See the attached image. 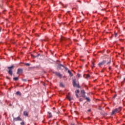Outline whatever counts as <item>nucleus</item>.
Wrapping results in <instances>:
<instances>
[{"label":"nucleus","mask_w":125,"mask_h":125,"mask_svg":"<svg viewBox=\"0 0 125 125\" xmlns=\"http://www.w3.org/2000/svg\"><path fill=\"white\" fill-rule=\"evenodd\" d=\"M8 69L9 70L8 73L9 75L10 76H12L13 75V71H12V70L14 69V65H12L11 66L8 67Z\"/></svg>","instance_id":"nucleus-1"},{"label":"nucleus","mask_w":125,"mask_h":125,"mask_svg":"<svg viewBox=\"0 0 125 125\" xmlns=\"http://www.w3.org/2000/svg\"><path fill=\"white\" fill-rule=\"evenodd\" d=\"M120 111H122V107H119L118 108H116L112 111L111 116H113L114 114H116V113H120Z\"/></svg>","instance_id":"nucleus-2"},{"label":"nucleus","mask_w":125,"mask_h":125,"mask_svg":"<svg viewBox=\"0 0 125 125\" xmlns=\"http://www.w3.org/2000/svg\"><path fill=\"white\" fill-rule=\"evenodd\" d=\"M73 86H74V87H78V88H80L81 86H80V85L78 83H77V80L76 79H74L73 80Z\"/></svg>","instance_id":"nucleus-3"},{"label":"nucleus","mask_w":125,"mask_h":125,"mask_svg":"<svg viewBox=\"0 0 125 125\" xmlns=\"http://www.w3.org/2000/svg\"><path fill=\"white\" fill-rule=\"evenodd\" d=\"M107 62L106 61H103L102 62H99L98 63V65L100 66V67H101V66H103L104 64H106V62Z\"/></svg>","instance_id":"nucleus-4"},{"label":"nucleus","mask_w":125,"mask_h":125,"mask_svg":"<svg viewBox=\"0 0 125 125\" xmlns=\"http://www.w3.org/2000/svg\"><path fill=\"white\" fill-rule=\"evenodd\" d=\"M14 122H17L18 121L21 122V121H22V119H21L20 117H18L17 118H14Z\"/></svg>","instance_id":"nucleus-5"},{"label":"nucleus","mask_w":125,"mask_h":125,"mask_svg":"<svg viewBox=\"0 0 125 125\" xmlns=\"http://www.w3.org/2000/svg\"><path fill=\"white\" fill-rule=\"evenodd\" d=\"M61 67H63V68H64V69H65V70L66 71H69L68 68L64 66V65H63L62 64H60L59 65H58V67L60 68V69H61Z\"/></svg>","instance_id":"nucleus-6"},{"label":"nucleus","mask_w":125,"mask_h":125,"mask_svg":"<svg viewBox=\"0 0 125 125\" xmlns=\"http://www.w3.org/2000/svg\"><path fill=\"white\" fill-rule=\"evenodd\" d=\"M82 97L85 98V92L83 90H81Z\"/></svg>","instance_id":"nucleus-7"},{"label":"nucleus","mask_w":125,"mask_h":125,"mask_svg":"<svg viewBox=\"0 0 125 125\" xmlns=\"http://www.w3.org/2000/svg\"><path fill=\"white\" fill-rule=\"evenodd\" d=\"M67 98L69 100V101L71 102L72 100H74V98L73 97L70 96H67Z\"/></svg>","instance_id":"nucleus-8"},{"label":"nucleus","mask_w":125,"mask_h":125,"mask_svg":"<svg viewBox=\"0 0 125 125\" xmlns=\"http://www.w3.org/2000/svg\"><path fill=\"white\" fill-rule=\"evenodd\" d=\"M23 72V69L21 68H19L17 72V75L19 74L20 73H22Z\"/></svg>","instance_id":"nucleus-9"},{"label":"nucleus","mask_w":125,"mask_h":125,"mask_svg":"<svg viewBox=\"0 0 125 125\" xmlns=\"http://www.w3.org/2000/svg\"><path fill=\"white\" fill-rule=\"evenodd\" d=\"M55 75L58 76V77H59V78H62V75H61V74H60L59 72H55Z\"/></svg>","instance_id":"nucleus-10"},{"label":"nucleus","mask_w":125,"mask_h":125,"mask_svg":"<svg viewBox=\"0 0 125 125\" xmlns=\"http://www.w3.org/2000/svg\"><path fill=\"white\" fill-rule=\"evenodd\" d=\"M31 56L33 58H37V57H39V56H41V54H39L37 56H34L33 55H31Z\"/></svg>","instance_id":"nucleus-11"},{"label":"nucleus","mask_w":125,"mask_h":125,"mask_svg":"<svg viewBox=\"0 0 125 125\" xmlns=\"http://www.w3.org/2000/svg\"><path fill=\"white\" fill-rule=\"evenodd\" d=\"M16 95H19V96H21L22 95V94H21V92H20V91H17L16 93Z\"/></svg>","instance_id":"nucleus-12"},{"label":"nucleus","mask_w":125,"mask_h":125,"mask_svg":"<svg viewBox=\"0 0 125 125\" xmlns=\"http://www.w3.org/2000/svg\"><path fill=\"white\" fill-rule=\"evenodd\" d=\"M23 115H24V116L28 117V112H27L26 111H24Z\"/></svg>","instance_id":"nucleus-13"},{"label":"nucleus","mask_w":125,"mask_h":125,"mask_svg":"<svg viewBox=\"0 0 125 125\" xmlns=\"http://www.w3.org/2000/svg\"><path fill=\"white\" fill-rule=\"evenodd\" d=\"M68 74H69V75L70 76V77H73V73H72V72H71L70 70H68Z\"/></svg>","instance_id":"nucleus-14"},{"label":"nucleus","mask_w":125,"mask_h":125,"mask_svg":"<svg viewBox=\"0 0 125 125\" xmlns=\"http://www.w3.org/2000/svg\"><path fill=\"white\" fill-rule=\"evenodd\" d=\"M14 81H18L19 80V79L18 78V77H14L13 78Z\"/></svg>","instance_id":"nucleus-15"},{"label":"nucleus","mask_w":125,"mask_h":125,"mask_svg":"<svg viewBox=\"0 0 125 125\" xmlns=\"http://www.w3.org/2000/svg\"><path fill=\"white\" fill-rule=\"evenodd\" d=\"M24 65L27 66H31V64L29 63H24Z\"/></svg>","instance_id":"nucleus-16"},{"label":"nucleus","mask_w":125,"mask_h":125,"mask_svg":"<svg viewBox=\"0 0 125 125\" xmlns=\"http://www.w3.org/2000/svg\"><path fill=\"white\" fill-rule=\"evenodd\" d=\"M48 114H49V118H51V117H52V115H51V113L48 112Z\"/></svg>","instance_id":"nucleus-17"},{"label":"nucleus","mask_w":125,"mask_h":125,"mask_svg":"<svg viewBox=\"0 0 125 125\" xmlns=\"http://www.w3.org/2000/svg\"><path fill=\"white\" fill-rule=\"evenodd\" d=\"M89 77H90V76H89V74H87V75H86V77H85V78L87 79L89 78Z\"/></svg>","instance_id":"nucleus-18"},{"label":"nucleus","mask_w":125,"mask_h":125,"mask_svg":"<svg viewBox=\"0 0 125 125\" xmlns=\"http://www.w3.org/2000/svg\"><path fill=\"white\" fill-rule=\"evenodd\" d=\"M60 86H61L62 87H63V86H64V84H63V83H60Z\"/></svg>","instance_id":"nucleus-19"},{"label":"nucleus","mask_w":125,"mask_h":125,"mask_svg":"<svg viewBox=\"0 0 125 125\" xmlns=\"http://www.w3.org/2000/svg\"><path fill=\"white\" fill-rule=\"evenodd\" d=\"M91 67L92 68H94V62H92Z\"/></svg>","instance_id":"nucleus-20"},{"label":"nucleus","mask_w":125,"mask_h":125,"mask_svg":"<svg viewBox=\"0 0 125 125\" xmlns=\"http://www.w3.org/2000/svg\"><path fill=\"white\" fill-rule=\"evenodd\" d=\"M80 93V90H76L75 91V93L78 94V93Z\"/></svg>","instance_id":"nucleus-21"},{"label":"nucleus","mask_w":125,"mask_h":125,"mask_svg":"<svg viewBox=\"0 0 125 125\" xmlns=\"http://www.w3.org/2000/svg\"><path fill=\"white\" fill-rule=\"evenodd\" d=\"M85 99L87 101H90V99L89 98L86 97Z\"/></svg>","instance_id":"nucleus-22"},{"label":"nucleus","mask_w":125,"mask_h":125,"mask_svg":"<svg viewBox=\"0 0 125 125\" xmlns=\"http://www.w3.org/2000/svg\"><path fill=\"white\" fill-rule=\"evenodd\" d=\"M114 35L115 38H117V37H118V34L117 33L115 32Z\"/></svg>","instance_id":"nucleus-23"},{"label":"nucleus","mask_w":125,"mask_h":125,"mask_svg":"<svg viewBox=\"0 0 125 125\" xmlns=\"http://www.w3.org/2000/svg\"><path fill=\"white\" fill-rule=\"evenodd\" d=\"M117 97V94H115L114 96L113 97V99H115Z\"/></svg>","instance_id":"nucleus-24"},{"label":"nucleus","mask_w":125,"mask_h":125,"mask_svg":"<svg viewBox=\"0 0 125 125\" xmlns=\"http://www.w3.org/2000/svg\"><path fill=\"white\" fill-rule=\"evenodd\" d=\"M110 63H111V61H109L106 63V65H109V64H110Z\"/></svg>","instance_id":"nucleus-25"},{"label":"nucleus","mask_w":125,"mask_h":125,"mask_svg":"<svg viewBox=\"0 0 125 125\" xmlns=\"http://www.w3.org/2000/svg\"><path fill=\"white\" fill-rule=\"evenodd\" d=\"M125 82V78H124L123 81L121 83H124Z\"/></svg>","instance_id":"nucleus-26"},{"label":"nucleus","mask_w":125,"mask_h":125,"mask_svg":"<svg viewBox=\"0 0 125 125\" xmlns=\"http://www.w3.org/2000/svg\"><path fill=\"white\" fill-rule=\"evenodd\" d=\"M21 125H25V123L22 122L21 123Z\"/></svg>","instance_id":"nucleus-27"},{"label":"nucleus","mask_w":125,"mask_h":125,"mask_svg":"<svg viewBox=\"0 0 125 125\" xmlns=\"http://www.w3.org/2000/svg\"><path fill=\"white\" fill-rule=\"evenodd\" d=\"M77 76H78V78H80V77H81V74H77Z\"/></svg>","instance_id":"nucleus-28"},{"label":"nucleus","mask_w":125,"mask_h":125,"mask_svg":"<svg viewBox=\"0 0 125 125\" xmlns=\"http://www.w3.org/2000/svg\"><path fill=\"white\" fill-rule=\"evenodd\" d=\"M76 96L77 97V98H79V95H78V94L76 93Z\"/></svg>","instance_id":"nucleus-29"},{"label":"nucleus","mask_w":125,"mask_h":125,"mask_svg":"<svg viewBox=\"0 0 125 125\" xmlns=\"http://www.w3.org/2000/svg\"><path fill=\"white\" fill-rule=\"evenodd\" d=\"M6 79H7L8 80H10V78L8 77V76L6 77Z\"/></svg>","instance_id":"nucleus-30"},{"label":"nucleus","mask_w":125,"mask_h":125,"mask_svg":"<svg viewBox=\"0 0 125 125\" xmlns=\"http://www.w3.org/2000/svg\"><path fill=\"white\" fill-rule=\"evenodd\" d=\"M22 81L23 82H27V80L26 79H23Z\"/></svg>","instance_id":"nucleus-31"},{"label":"nucleus","mask_w":125,"mask_h":125,"mask_svg":"<svg viewBox=\"0 0 125 125\" xmlns=\"http://www.w3.org/2000/svg\"><path fill=\"white\" fill-rule=\"evenodd\" d=\"M80 101H81V102H82V101H83V99H80Z\"/></svg>","instance_id":"nucleus-32"},{"label":"nucleus","mask_w":125,"mask_h":125,"mask_svg":"<svg viewBox=\"0 0 125 125\" xmlns=\"http://www.w3.org/2000/svg\"><path fill=\"white\" fill-rule=\"evenodd\" d=\"M90 111H91V109H88V110H87V112H90Z\"/></svg>","instance_id":"nucleus-33"},{"label":"nucleus","mask_w":125,"mask_h":125,"mask_svg":"<svg viewBox=\"0 0 125 125\" xmlns=\"http://www.w3.org/2000/svg\"><path fill=\"white\" fill-rule=\"evenodd\" d=\"M0 32H1V28L0 27Z\"/></svg>","instance_id":"nucleus-34"},{"label":"nucleus","mask_w":125,"mask_h":125,"mask_svg":"<svg viewBox=\"0 0 125 125\" xmlns=\"http://www.w3.org/2000/svg\"><path fill=\"white\" fill-rule=\"evenodd\" d=\"M109 70H110L111 69V67H109Z\"/></svg>","instance_id":"nucleus-35"},{"label":"nucleus","mask_w":125,"mask_h":125,"mask_svg":"<svg viewBox=\"0 0 125 125\" xmlns=\"http://www.w3.org/2000/svg\"><path fill=\"white\" fill-rule=\"evenodd\" d=\"M102 72H103V70H102Z\"/></svg>","instance_id":"nucleus-36"}]
</instances>
